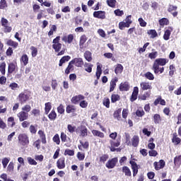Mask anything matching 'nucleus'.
<instances>
[{"label":"nucleus","instance_id":"1","mask_svg":"<svg viewBox=\"0 0 181 181\" xmlns=\"http://www.w3.org/2000/svg\"><path fill=\"white\" fill-rule=\"evenodd\" d=\"M167 63H169V59L166 58L156 59L153 64L151 70H153L156 74H162V73L165 71V67H163V66H166ZM160 66H162V67Z\"/></svg>","mask_w":181,"mask_h":181},{"label":"nucleus","instance_id":"2","mask_svg":"<svg viewBox=\"0 0 181 181\" xmlns=\"http://www.w3.org/2000/svg\"><path fill=\"white\" fill-rule=\"evenodd\" d=\"M52 43H53L52 49H54L56 53H58L57 56H63V54L66 53V49L64 48L62 50V43H60V36H57L52 40Z\"/></svg>","mask_w":181,"mask_h":181},{"label":"nucleus","instance_id":"3","mask_svg":"<svg viewBox=\"0 0 181 181\" xmlns=\"http://www.w3.org/2000/svg\"><path fill=\"white\" fill-rule=\"evenodd\" d=\"M18 144L21 145V146H27V145H29L30 141L28 134L21 133L18 135Z\"/></svg>","mask_w":181,"mask_h":181},{"label":"nucleus","instance_id":"4","mask_svg":"<svg viewBox=\"0 0 181 181\" xmlns=\"http://www.w3.org/2000/svg\"><path fill=\"white\" fill-rule=\"evenodd\" d=\"M117 163H118V158L115 157L107 160L105 166L107 169H114L117 166Z\"/></svg>","mask_w":181,"mask_h":181},{"label":"nucleus","instance_id":"5","mask_svg":"<svg viewBox=\"0 0 181 181\" xmlns=\"http://www.w3.org/2000/svg\"><path fill=\"white\" fill-rule=\"evenodd\" d=\"M168 12L171 13L174 18H176L177 15H179V12L177 11V6H174L173 4H169L168 8Z\"/></svg>","mask_w":181,"mask_h":181},{"label":"nucleus","instance_id":"6","mask_svg":"<svg viewBox=\"0 0 181 181\" xmlns=\"http://www.w3.org/2000/svg\"><path fill=\"white\" fill-rule=\"evenodd\" d=\"M30 96L25 93H21L18 96V100L20 104H25L27 101H29Z\"/></svg>","mask_w":181,"mask_h":181},{"label":"nucleus","instance_id":"7","mask_svg":"<svg viewBox=\"0 0 181 181\" xmlns=\"http://www.w3.org/2000/svg\"><path fill=\"white\" fill-rule=\"evenodd\" d=\"M17 117L20 122H23V121H26V119H29V113L25 111H21L17 114Z\"/></svg>","mask_w":181,"mask_h":181},{"label":"nucleus","instance_id":"8","mask_svg":"<svg viewBox=\"0 0 181 181\" xmlns=\"http://www.w3.org/2000/svg\"><path fill=\"white\" fill-rule=\"evenodd\" d=\"M110 151L112 148L114 149L115 148H118V146L121 145V137H118L115 140H110Z\"/></svg>","mask_w":181,"mask_h":181},{"label":"nucleus","instance_id":"9","mask_svg":"<svg viewBox=\"0 0 181 181\" xmlns=\"http://www.w3.org/2000/svg\"><path fill=\"white\" fill-rule=\"evenodd\" d=\"M18 71V64L11 62L8 64V73L12 74V73H16Z\"/></svg>","mask_w":181,"mask_h":181},{"label":"nucleus","instance_id":"10","mask_svg":"<svg viewBox=\"0 0 181 181\" xmlns=\"http://www.w3.org/2000/svg\"><path fill=\"white\" fill-rule=\"evenodd\" d=\"M141 91H151L152 90V85L149 82H141L140 83Z\"/></svg>","mask_w":181,"mask_h":181},{"label":"nucleus","instance_id":"11","mask_svg":"<svg viewBox=\"0 0 181 181\" xmlns=\"http://www.w3.org/2000/svg\"><path fill=\"white\" fill-rule=\"evenodd\" d=\"M172 32H173V27L168 26L164 32V35H163L164 40H169L170 39V35H172Z\"/></svg>","mask_w":181,"mask_h":181},{"label":"nucleus","instance_id":"12","mask_svg":"<svg viewBox=\"0 0 181 181\" xmlns=\"http://www.w3.org/2000/svg\"><path fill=\"white\" fill-rule=\"evenodd\" d=\"M57 168L59 169H64L66 168V158L61 157L57 160Z\"/></svg>","mask_w":181,"mask_h":181},{"label":"nucleus","instance_id":"13","mask_svg":"<svg viewBox=\"0 0 181 181\" xmlns=\"http://www.w3.org/2000/svg\"><path fill=\"white\" fill-rule=\"evenodd\" d=\"M62 42L64 43H68L69 45L73 43V40H74V35L73 34H69L67 35H64L62 38Z\"/></svg>","mask_w":181,"mask_h":181},{"label":"nucleus","instance_id":"14","mask_svg":"<svg viewBox=\"0 0 181 181\" xmlns=\"http://www.w3.org/2000/svg\"><path fill=\"white\" fill-rule=\"evenodd\" d=\"M165 160H160L159 162L155 161L153 163V166L156 170H160V169H163L165 168Z\"/></svg>","mask_w":181,"mask_h":181},{"label":"nucleus","instance_id":"15","mask_svg":"<svg viewBox=\"0 0 181 181\" xmlns=\"http://www.w3.org/2000/svg\"><path fill=\"white\" fill-rule=\"evenodd\" d=\"M129 163L131 164V168L133 170V176L135 177V176L138 175V169H139V168L138 167L136 162L134 161L133 160H130Z\"/></svg>","mask_w":181,"mask_h":181},{"label":"nucleus","instance_id":"16","mask_svg":"<svg viewBox=\"0 0 181 181\" xmlns=\"http://www.w3.org/2000/svg\"><path fill=\"white\" fill-rule=\"evenodd\" d=\"M72 63L75 64L76 67H83L84 66V61L83 58H74L71 60Z\"/></svg>","mask_w":181,"mask_h":181},{"label":"nucleus","instance_id":"17","mask_svg":"<svg viewBox=\"0 0 181 181\" xmlns=\"http://www.w3.org/2000/svg\"><path fill=\"white\" fill-rule=\"evenodd\" d=\"M139 93V88H138V86H135L134 88L132 96L130 98V101L132 103H134V101H136V99L138 98Z\"/></svg>","mask_w":181,"mask_h":181},{"label":"nucleus","instance_id":"18","mask_svg":"<svg viewBox=\"0 0 181 181\" xmlns=\"http://www.w3.org/2000/svg\"><path fill=\"white\" fill-rule=\"evenodd\" d=\"M84 98H86V97H84V95H75L72 97V98L71 99V102L72 103V104H78V103H80V101H82V100H84Z\"/></svg>","mask_w":181,"mask_h":181},{"label":"nucleus","instance_id":"19","mask_svg":"<svg viewBox=\"0 0 181 181\" xmlns=\"http://www.w3.org/2000/svg\"><path fill=\"white\" fill-rule=\"evenodd\" d=\"M93 18L97 19H105V11H98L93 12Z\"/></svg>","mask_w":181,"mask_h":181},{"label":"nucleus","instance_id":"20","mask_svg":"<svg viewBox=\"0 0 181 181\" xmlns=\"http://www.w3.org/2000/svg\"><path fill=\"white\" fill-rule=\"evenodd\" d=\"M117 83H118V78H112L110 81L109 93H112V91L115 90V87H117Z\"/></svg>","mask_w":181,"mask_h":181},{"label":"nucleus","instance_id":"21","mask_svg":"<svg viewBox=\"0 0 181 181\" xmlns=\"http://www.w3.org/2000/svg\"><path fill=\"white\" fill-rule=\"evenodd\" d=\"M38 135L40 136V140H41L42 144L46 145L47 144V141L46 140V134L42 130L38 131Z\"/></svg>","mask_w":181,"mask_h":181},{"label":"nucleus","instance_id":"22","mask_svg":"<svg viewBox=\"0 0 181 181\" xmlns=\"http://www.w3.org/2000/svg\"><path fill=\"white\" fill-rule=\"evenodd\" d=\"M71 59V57H70L69 55H66L62 57L59 60V67H62V66H63L64 63H67V62H70Z\"/></svg>","mask_w":181,"mask_h":181},{"label":"nucleus","instance_id":"23","mask_svg":"<svg viewBox=\"0 0 181 181\" xmlns=\"http://www.w3.org/2000/svg\"><path fill=\"white\" fill-rule=\"evenodd\" d=\"M119 91H129V83L128 82L121 83L119 87Z\"/></svg>","mask_w":181,"mask_h":181},{"label":"nucleus","instance_id":"24","mask_svg":"<svg viewBox=\"0 0 181 181\" xmlns=\"http://www.w3.org/2000/svg\"><path fill=\"white\" fill-rule=\"evenodd\" d=\"M172 142L174 145H179L181 143V139L177 136V133L174 132L173 134Z\"/></svg>","mask_w":181,"mask_h":181},{"label":"nucleus","instance_id":"25","mask_svg":"<svg viewBox=\"0 0 181 181\" xmlns=\"http://www.w3.org/2000/svg\"><path fill=\"white\" fill-rule=\"evenodd\" d=\"M83 57L89 63L93 62V53L90 51H86L83 54Z\"/></svg>","mask_w":181,"mask_h":181},{"label":"nucleus","instance_id":"26","mask_svg":"<svg viewBox=\"0 0 181 181\" xmlns=\"http://www.w3.org/2000/svg\"><path fill=\"white\" fill-rule=\"evenodd\" d=\"M159 104H160V105H166V100L162 99V96H158L153 102V105L156 106Z\"/></svg>","mask_w":181,"mask_h":181},{"label":"nucleus","instance_id":"27","mask_svg":"<svg viewBox=\"0 0 181 181\" xmlns=\"http://www.w3.org/2000/svg\"><path fill=\"white\" fill-rule=\"evenodd\" d=\"M132 145L134 148H136L139 145V136L134 135L132 139Z\"/></svg>","mask_w":181,"mask_h":181},{"label":"nucleus","instance_id":"28","mask_svg":"<svg viewBox=\"0 0 181 181\" xmlns=\"http://www.w3.org/2000/svg\"><path fill=\"white\" fill-rule=\"evenodd\" d=\"M86 42H87V36L86 35H81L79 40V47L81 49H84V43Z\"/></svg>","mask_w":181,"mask_h":181},{"label":"nucleus","instance_id":"29","mask_svg":"<svg viewBox=\"0 0 181 181\" xmlns=\"http://www.w3.org/2000/svg\"><path fill=\"white\" fill-rule=\"evenodd\" d=\"M66 111L67 114H73L77 111V108L73 105H68L66 107Z\"/></svg>","mask_w":181,"mask_h":181},{"label":"nucleus","instance_id":"30","mask_svg":"<svg viewBox=\"0 0 181 181\" xmlns=\"http://www.w3.org/2000/svg\"><path fill=\"white\" fill-rule=\"evenodd\" d=\"M93 136H98V138H105V134H104L103 132H101L100 131L93 129L91 131Z\"/></svg>","mask_w":181,"mask_h":181},{"label":"nucleus","instance_id":"31","mask_svg":"<svg viewBox=\"0 0 181 181\" xmlns=\"http://www.w3.org/2000/svg\"><path fill=\"white\" fill-rule=\"evenodd\" d=\"M74 64L72 61L69 62V64L65 69V74H70L71 71H73L74 70Z\"/></svg>","mask_w":181,"mask_h":181},{"label":"nucleus","instance_id":"32","mask_svg":"<svg viewBox=\"0 0 181 181\" xmlns=\"http://www.w3.org/2000/svg\"><path fill=\"white\" fill-rule=\"evenodd\" d=\"M21 63H23V66H27L29 63V57L28 54H23L20 59Z\"/></svg>","mask_w":181,"mask_h":181},{"label":"nucleus","instance_id":"33","mask_svg":"<svg viewBox=\"0 0 181 181\" xmlns=\"http://www.w3.org/2000/svg\"><path fill=\"white\" fill-rule=\"evenodd\" d=\"M83 66L85 67V71H87V73H91V71H93V67L94 65H93L92 64L85 62L83 64Z\"/></svg>","mask_w":181,"mask_h":181},{"label":"nucleus","instance_id":"34","mask_svg":"<svg viewBox=\"0 0 181 181\" xmlns=\"http://www.w3.org/2000/svg\"><path fill=\"white\" fill-rule=\"evenodd\" d=\"M124 71V66L121 64H117L115 68V74H121Z\"/></svg>","mask_w":181,"mask_h":181},{"label":"nucleus","instance_id":"35","mask_svg":"<svg viewBox=\"0 0 181 181\" xmlns=\"http://www.w3.org/2000/svg\"><path fill=\"white\" fill-rule=\"evenodd\" d=\"M147 35L150 36L151 39H155V37H158V32H156V30H148L147 31Z\"/></svg>","mask_w":181,"mask_h":181},{"label":"nucleus","instance_id":"36","mask_svg":"<svg viewBox=\"0 0 181 181\" xmlns=\"http://www.w3.org/2000/svg\"><path fill=\"white\" fill-rule=\"evenodd\" d=\"M122 173H124L125 176H127L129 177H131V176H132L131 170L129 169V168L128 166L122 167Z\"/></svg>","mask_w":181,"mask_h":181},{"label":"nucleus","instance_id":"37","mask_svg":"<svg viewBox=\"0 0 181 181\" xmlns=\"http://www.w3.org/2000/svg\"><path fill=\"white\" fill-rule=\"evenodd\" d=\"M152 52L148 53V59L151 60H155L158 57V51H156L155 49H152Z\"/></svg>","mask_w":181,"mask_h":181},{"label":"nucleus","instance_id":"38","mask_svg":"<svg viewBox=\"0 0 181 181\" xmlns=\"http://www.w3.org/2000/svg\"><path fill=\"white\" fill-rule=\"evenodd\" d=\"M8 125L11 128H13L14 126L16 125V122H15V118L13 117H10L7 119Z\"/></svg>","mask_w":181,"mask_h":181},{"label":"nucleus","instance_id":"39","mask_svg":"<svg viewBox=\"0 0 181 181\" xmlns=\"http://www.w3.org/2000/svg\"><path fill=\"white\" fill-rule=\"evenodd\" d=\"M79 142L81 144V146H78V148L80 151L82 150L81 146H83V149H88V147L90 146V143H88V141L83 142L80 141Z\"/></svg>","mask_w":181,"mask_h":181},{"label":"nucleus","instance_id":"40","mask_svg":"<svg viewBox=\"0 0 181 181\" xmlns=\"http://www.w3.org/2000/svg\"><path fill=\"white\" fill-rule=\"evenodd\" d=\"M122 111V108H119L117 110L115 111L113 114L114 118H117L118 121H120L121 119V112Z\"/></svg>","mask_w":181,"mask_h":181},{"label":"nucleus","instance_id":"41","mask_svg":"<svg viewBox=\"0 0 181 181\" xmlns=\"http://www.w3.org/2000/svg\"><path fill=\"white\" fill-rule=\"evenodd\" d=\"M121 100V96L118 94H112L111 95V103L112 104H115V103H117V101H119Z\"/></svg>","mask_w":181,"mask_h":181},{"label":"nucleus","instance_id":"42","mask_svg":"<svg viewBox=\"0 0 181 181\" xmlns=\"http://www.w3.org/2000/svg\"><path fill=\"white\" fill-rule=\"evenodd\" d=\"M159 25L160 26H165L169 25L170 22H169V19H168L167 18H163L161 19H160L158 21Z\"/></svg>","mask_w":181,"mask_h":181},{"label":"nucleus","instance_id":"43","mask_svg":"<svg viewBox=\"0 0 181 181\" xmlns=\"http://www.w3.org/2000/svg\"><path fill=\"white\" fill-rule=\"evenodd\" d=\"M174 165L175 166H178V167L181 165V155L176 156L174 158Z\"/></svg>","mask_w":181,"mask_h":181},{"label":"nucleus","instance_id":"44","mask_svg":"<svg viewBox=\"0 0 181 181\" xmlns=\"http://www.w3.org/2000/svg\"><path fill=\"white\" fill-rule=\"evenodd\" d=\"M48 118L50 119V121H54V119L57 118V113H56V111L52 110L51 112L48 115Z\"/></svg>","mask_w":181,"mask_h":181},{"label":"nucleus","instance_id":"45","mask_svg":"<svg viewBox=\"0 0 181 181\" xmlns=\"http://www.w3.org/2000/svg\"><path fill=\"white\" fill-rule=\"evenodd\" d=\"M88 129H87V127L86 126H81V136H87L88 135Z\"/></svg>","mask_w":181,"mask_h":181},{"label":"nucleus","instance_id":"46","mask_svg":"<svg viewBox=\"0 0 181 181\" xmlns=\"http://www.w3.org/2000/svg\"><path fill=\"white\" fill-rule=\"evenodd\" d=\"M7 45H8V46H11L12 47H13V49H16V47H18V46H19V43H18L12 40H8L7 41Z\"/></svg>","mask_w":181,"mask_h":181},{"label":"nucleus","instance_id":"47","mask_svg":"<svg viewBox=\"0 0 181 181\" xmlns=\"http://www.w3.org/2000/svg\"><path fill=\"white\" fill-rule=\"evenodd\" d=\"M169 76L170 77H173V75L175 74V72L176 71V67H175V65L171 64L169 66Z\"/></svg>","mask_w":181,"mask_h":181},{"label":"nucleus","instance_id":"48","mask_svg":"<svg viewBox=\"0 0 181 181\" xmlns=\"http://www.w3.org/2000/svg\"><path fill=\"white\" fill-rule=\"evenodd\" d=\"M54 32H57V26H56V25H52L48 32V36H53Z\"/></svg>","mask_w":181,"mask_h":181},{"label":"nucleus","instance_id":"49","mask_svg":"<svg viewBox=\"0 0 181 181\" xmlns=\"http://www.w3.org/2000/svg\"><path fill=\"white\" fill-rule=\"evenodd\" d=\"M149 97H151V90L146 91L144 95L140 96V99L145 101L146 98H149Z\"/></svg>","mask_w":181,"mask_h":181},{"label":"nucleus","instance_id":"50","mask_svg":"<svg viewBox=\"0 0 181 181\" xmlns=\"http://www.w3.org/2000/svg\"><path fill=\"white\" fill-rule=\"evenodd\" d=\"M153 121L155 124H160V121H162V118L160 117V115L155 114L153 115Z\"/></svg>","mask_w":181,"mask_h":181},{"label":"nucleus","instance_id":"51","mask_svg":"<svg viewBox=\"0 0 181 181\" xmlns=\"http://www.w3.org/2000/svg\"><path fill=\"white\" fill-rule=\"evenodd\" d=\"M50 110H52V103L50 102H48L45 103V111L46 115L50 112Z\"/></svg>","mask_w":181,"mask_h":181},{"label":"nucleus","instance_id":"52","mask_svg":"<svg viewBox=\"0 0 181 181\" xmlns=\"http://www.w3.org/2000/svg\"><path fill=\"white\" fill-rule=\"evenodd\" d=\"M144 77H146V78H147V80H155V76H153V74H152L150 71L146 72L144 74Z\"/></svg>","mask_w":181,"mask_h":181},{"label":"nucleus","instance_id":"53","mask_svg":"<svg viewBox=\"0 0 181 181\" xmlns=\"http://www.w3.org/2000/svg\"><path fill=\"white\" fill-rule=\"evenodd\" d=\"M64 156H74V150L66 148L64 153Z\"/></svg>","mask_w":181,"mask_h":181},{"label":"nucleus","instance_id":"54","mask_svg":"<svg viewBox=\"0 0 181 181\" xmlns=\"http://www.w3.org/2000/svg\"><path fill=\"white\" fill-rule=\"evenodd\" d=\"M30 49L31 50L32 57H36V56H37V48L34 46H31Z\"/></svg>","mask_w":181,"mask_h":181},{"label":"nucleus","instance_id":"55","mask_svg":"<svg viewBox=\"0 0 181 181\" xmlns=\"http://www.w3.org/2000/svg\"><path fill=\"white\" fill-rule=\"evenodd\" d=\"M125 23H127V25H128L129 28V26H131V25H132V15H129L126 17Z\"/></svg>","mask_w":181,"mask_h":181},{"label":"nucleus","instance_id":"56","mask_svg":"<svg viewBox=\"0 0 181 181\" xmlns=\"http://www.w3.org/2000/svg\"><path fill=\"white\" fill-rule=\"evenodd\" d=\"M108 154H103L100 157V162L101 163H105V162H107V160H108Z\"/></svg>","mask_w":181,"mask_h":181},{"label":"nucleus","instance_id":"57","mask_svg":"<svg viewBox=\"0 0 181 181\" xmlns=\"http://www.w3.org/2000/svg\"><path fill=\"white\" fill-rule=\"evenodd\" d=\"M53 142L57 144V145H60V136L58 134H56L54 137L52 138Z\"/></svg>","mask_w":181,"mask_h":181},{"label":"nucleus","instance_id":"58","mask_svg":"<svg viewBox=\"0 0 181 181\" xmlns=\"http://www.w3.org/2000/svg\"><path fill=\"white\" fill-rule=\"evenodd\" d=\"M107 4L110 8H115L117 4V0H107Z\"/></svg>","mask_w":181,"mask_h":181},{"label":"nucleus","instance_id":"59","mask_svg":"<svg viewBox=\"0 0 181 181\" xmlns=\"http://www.w3.org/2000/svg\"><path fill=\"white\" fill-rule=\"evenodd\" d=\"M5 69H6V63L2 62L0 64V71L3 76H5Z\"/></svg>","mask_w":181,"mask_h":181},{"label":"nucleus","instance_id":"60","mask_svg":"<svg viewBox=\"0 0 181 181\" xmlns=\"http://www.w3.org/2000/svg\"><path fill=\"white\" fill-rule=\"evenodd\" d=\"M76 126H73L71 124L67 125V129L70 134H74L76 132Z\"/></svg>","mask_w":181,"mask_h":181},{"label":"nucleus","instance_id":"61","mask_svg":"<svg viewBox=\"0 0 181 181\" xmlns=\"http://www.w3.org/2000/svg\"><path fill=\"white\" fill-rule=\"evenodd\" d=\"M57 110L59 114H64V105H63V104H60L59 107H57Z\"/></svg>","mask_w":181,"mask_h":181},{"label":"nucleus","instance_id":"62","mask_svg":"<svg viewBox=\"0 0 181 181\" xmlns=\"http://www.w3.org/2000/svg\"><path fill=\"white\" fill-rule=\"evenodd\" d=\"M103 104L105 107H106V108H110V98H105L103 99Z\"/></svg>","mask_w":181,"mask_h":181},{"label":"nucleus","instance_id":"63","mask_svg":"<svg viewBox=\"0 0 181 181\" xmlns=\"http://www.w3.org/2000/svg\"><path fill=\"white\" fill-rule=\"evenodd\" d=\"M124 28H129L127 23L124 21H122L119 23V29H120V30H124Z\"/></svg>","mask_w":181,"mask_h":181},{"label":"nucleus","instance_id":"64","mask_svg":"<svg viewBox=\"0 0 181 181\" xmlns=\"http://www.w3.org/2000/svg\"><path fill=\"white\" fill-rule=\"evenodd\" d=\"M4 8H8V3H6V0H1L0 9H4Z\"/></svg>","mask_w":181,"mask_h":181}]
</instances>
